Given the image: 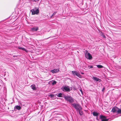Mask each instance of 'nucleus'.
I'll return each instance as SVG.
<instances>
[{
    "mask_svg": "<svg viewBox=\"0 0 121 121\" xmlns=\"http://www.w3.org/2000/svg\"><path fill=\"white\" fill-rule=\"evenodd\" d=\"M75 99L71 96H69V104L71 106L75 102Z\"/></svg>",
    "mask_w": 121,
    "mask_h": 121,
    "instance_id": "7ed1b4c3",
    "label": "nucleus"
},
{
    "mask_svg": "<svg viewBox=\"0 0 121 121\" xmlns=\"http://www.w3.org/2000/svg\"><path fill=\"white\" fill-rule=\"evenodd\" d=\"M59 71V69H55L52 70H51V72L53 73H55L58 72Z\"/></svg>",
    "mask_w": 121,
    "mask_h": 121,
    "instance_id": "6e6552de",
    "label": "nucleus"
},
{
    "mask_svg": "<svg viewBox=\"0 0 121 121\" xmlns=\"http://www.w3.org/2000/svg\"><path fill=\"white\" fill-rule=\"evenodd\" d=\"M81 73L82 74H84V73L83 72H81Z\"/></svg>",
    "mask_w": 121,
    "mask_h": 121,
    "instance_id": "c756f323",
    "label": "nucleus"
},
{
    "mask_svg": "<svg viewBox=\"0 0 121 121\" xmlns=\"http://www.w3.org/2000/svg\"><path fill=\"white\" fill-rule=\"evenodd\" d=\"M96 65L97 66V67L98 68H103L104 67L103 66L101 65Z\"/></svg>",
    "mask_w": 121,
    "mask_h": 121,
    "instance_id": "f3484780",
    "label": "nucleus"
},
{
    "mask_svg": "<svg viewBox=\"0 0 121 121\" xmlns=\"http://www.w3.org/2000/svg\"><path fill=\"white\" fill-rule=\"evenodd\" d=\"M56 12H54L53 13V14L52 15V16H51V17H52V16H54L56 14Z\"/></svg>",
    "mask_w": 121,
    "mask_h": 121,
    "instance_id": "393cba45",
    "label": "nucleus"
},
{
    "mask_svg": "<svg viewBox=\"0 0 121 121\" xmlns=\"http://www.w3.org/2000/svg\"><path fill=\"white\" fill-rule=\"evenodd\" d=\"M48 96L51 98L53 97L54 96V95L53 94H50L48 95Z\"/></svg>",
    "mask_w": 121,
    "mask_h": 121,
    "instance_id": "5701e85b",
    "label": "nucleus"
},
{
    "mask_svg": "<svg viewBox=\"0 0 121 121\" xmlns=\"http://www.w3.org/2000/svg\"><path fill=\"white\" fill-rule=\"evenodd\" d=\"M73 106L76 110L77 111L78 110H82V108L81 105L79 104L74 103L72 104L71 106Z\"/></svg>",
    "mask_w": 121,
    "mask_h": 121,
    "instance_id": "f257e3e1",
    "label": "nucleus"
},
{
    "mask_svg": "<svg viewBox=\"0 0 121 121\" xmlns=\"http://www.w3.org/2000/svg\"><path fill=\"white\" fill-rule=\"evenodd\" d=\"M78 112L79 114L80 115H82L83 114V112L81 110H78Z\"/></svg>",
    "mask_w": 121,
    "mask_h": 121,
    "instance_id": "dca6fc26",
    "label": "nucleus"
},
{
    "mask_svg": "<svg viewBox=\"0 0 121 121\" xmlns=\"http://www.w3.org/2000/svg\"><path fill=\"white\" fill-rule=\"evenodd\" d=\"M14 57H15V56H13Z\"/></svg>",
    "mask_w": 121,
    "mask_h": 121,
    "instance_id": "7c9ffc66",
    "label": "nucleus"
},
{
    "mask_svg": "<svg viewBox=\"0 0 121 121\" xmlns=\"http://www.w3.org/2000/svg\"><path fill=\"white\" fill-rule=\"evenodd\" d=\"M71 89H70L69 88V91L71 90L72 89V88H71Z\"/></svg>",
    "mask_w": 121,
    "mask_h": 121,
    "instance_id": "cd10ccee",
    "label": "nucleus"
},
{
    "mask_svg": "<svg viewBox=\"0 0 121 121\" xmlns=\"http://www.w3.org/2000/svg\"><path fill=\"white\" fill-rule=\"evenodd\" d=\"M92 78L96 81H98L99 82H100V79L96 77H92Z\"/></svg>",
    "mask_w": 121,
    "mask_h": 121,
    "instance_id": "1a4fd4ad",
    "label": "nucleus"
},
{
    "mask_svg": "<svg viewBox=\"0 0 121 121\" xmlns=\"http://www.w3.org/2000/svg\"><path fill=\"white\" fill-rule=\"evenodd\" d=\"M31 88L34 90H35L36 89V88L35 87V86L34 85H32L31 86Z\"/></svg>",
    "mask_w": 121,
    "mask_h": 121,
    "instance_id": "4468645a",
    "label": "nucleus"
},
{
    "mask_svg": "<svg viewBox=\"0 0 121 121\" xmlns=\"http://www.w3.org/2000/svg\"><path fill=\"white\" fill-rule=\"evenodd\" d=\"M105 89V88L104 87L103 88V89L102 90V91H103Z\"/></svg>",
    "mask_w": 121,
    "mask_h": 121,
    "instance_id": "bb28decb",
    "label": "nucleus"
},
{
    "mask_svg": "<svg viewBox=\"0 0 121 121\" xmlns=\"http://www.w3.org/2000/svg\"><path fill=\"white\" fill-rule=\"evenodd\" d=\"M88 53V51L86 50L85 51V54H87Z\"/></svg>",
    "mask_w": 121,
    "mask_h": 121,
    "instance_id": "a878e982",
    "label": "nucleus"
},
{
    "mask_svg": "<svg viewBox=\"0 0 121 121\" xmlns=\"http://www.w3.org/2000/svg\"><path fill=\"white\" fill-rule=\"evenodd\" d=\"M92 114L95 116L97 117L99 115V113H98L96 112H93Z\"/></svg>",
    "mask_w": 121,
    "mask_h": 121,
    "instance_id": "9b49d317",
    "label": "nucleus"
},
{
    "mask_svg": "<svg viewBox=\"0 0 121 121\" xmlns=\"http://www.w3.org/2000/svg\"><path fill=\"white\" fill-rule=\"evenodd\" d=\"M31 12L32 15L37 14L39 12V8H35L31 10Z\"/></svg>",
    "mask_w": 121,
    "mask_h": 121,
    "instance_id": "f03ea898",
    "label": "nucleus"
},
{
    "mask_svg": "<svg viewBox=\"0 0 121 121\" xmlns=\"http://www.w3.org/2000/svg\"><path fill=\"white\" fill-rule=\"evenodd\" d=\"M63 91H68V87H66L65 86L63 87Z\"/></svg>",
    "mask_w": 121,
    "mask_h": 121,
    "instance_id": "ddd939ff",
    "label": "nucleus"
},
{
    "mask_svg": "<svg viewBox=\"0 0 121 121\" xmlns=\"http://www.w3.org/2000/svg\"><path fill=\"white\" fill-rule=\"evenodd\" d=\"M56 95L58 97H61L62 94L61 93H60Z\"/></svg>",
    "mask_w": 121,
    "mask_h": 121,
    "instance_id": "aec40b11",
    "label": "nucleus"
},
{
    "mask_svg": "<svg viewBox=\"0 0 121 121\" xmlns=\"http://www.w3.org/2000/svg\"><path fill=\"white\" fill-rule=\"evenodd\" d=\"M99 118L102 121H108V119H106L105 116L101 115L99 117Z\"/></svg>",
    "mask_w": 121,
    "mask_h": 121,
    "instance_id": "39448f33",
    "label": "nucleus"
},
{
    "mask_svg": "<svg viewBox=\"0 0 121 121\" xmlns=\"http://www.w3.org/2000/svg\"><path fill=\"white\" fill-rule=\"evenodd\" d=\"M21 107L17 105L15 106L14 107V108L18 110H19L21 109Z\"/></svg>",
    "mask_w": 121,
    "mask_h": 121,
    "instance_id": "f8f14e48",
    "label": "nucleus"
},
{
    "mask_svg": "<svg viewBox=\"0 0 121 121\" xmlns=\"http://www.w3.org/2000/svg\"><path fill=\"white\" fill-rule=\"evenodd\" d=\"M80 91L81 92V93L82 95H83V93L81 89H80Z\"/></svg>",
    "mask_w": 121,
    "mask_h": 121,
    "instance_id": "b1692460",
    "label": "nucleus"
},
{
    "mask_svg": "<svg viewBox=\"0 0 121 121\" xmlns=\"http://www.w3.org/2000/svg\"><path fill=\"white\" fill-rule=\"evenodd\" d=\"M39 28L38 27H33L31 28V30L32 31H37L38 30Z\"/></svg>",
    "mask_w": 121,
    "mask_h": 121,
    "instance_id": "9d476101",
    "label": "nucleus"
},
{
    "mask_svg": "<svg viewBox=\"0 0 121 121\" xmlns=\"http://www.w3.org/2000/svg\"><path fill=\"white\" fill-rule=\"evenodd\" d=\"M56 82L55 80L52 81V85H54L56 84Z\"/></svg>",
    "mask_w": 121,
    "mask_h": 121,
    "instance_id": "6ab92c4d",
    "label": "nucleus"
},
{
    "mask_svg": "<svg viewBox=\"0 0 121 121\" xmlns=\"http://www.w3.org/2000/svg\"><path fill=\"white\" fill-rule=\"evenodd\" d=\"M88 67L89 69L92 68H93V66L90 65H88Z\"/></svg>",
    "mask_w": 121,
    "mask_h": 121,
    "instance_id": "4be33fe9",
    "label": "nucleus"
},
{
    "mask_svg": "<svg viewBox=\"0 0 121 121\" xmlns=\"http://www.w3.org/2000/svg\"><path fill=\"white\" fill-rule=\"evenodd\" d=\"M72 73L74 76L76 75L80 78H82V75L79 74L78 72L75 71H72Z\"/></svg>",
    "mask_w": 121,
    "mask_h": 121,
    "instance_id": "20e7f679",
    "label": "nucleus"
},
{
    "mask_svg": "<svg viewBox=\"0 0 121 121\" xmlns=\"http://www.w3.org/2000/svg\"><path fill=\"white\" fill-rule=\"evenodd\" d=\"M96 119L98 120V121H99V119L98 118V117H96Z\"/></svg>",
    "mask_w": 121,
    "mask_h": 121,
    "instance_id": "c85d7f7f",
    "label": "nucleus"
},
{
    "mask_svg": "<svg viewBox=\"0 0 121 121\" xmlns=\"http://www.w3.org/2000/svg\"><path fill=\"white\" fill-rule=\"evenodd\" d=\"M117 113L118 114H121V109L118 108L117 112Z\"/></svg>",
    "mask_w": 121,
    "mask_h": 121,
    "instance_id": "a211bd4d",
    "label": "nucleus"
},
{
    "mask_svg": "<svg viewBox=\"0 0 121 121\" xmlns=\"http://www.w3.org/2000/svg\"><path fill=\"white\" fill-rule=\"evenodd\" d=\"M118 109V108L117 107H114L112 108V111L114 113H115L116 112H117H117Z\"/></svg>",
    "mask_w": 121,
    "mask_h": 121,
    "instance_id": "0eeeda50",
    "label": "nucleus"
},
{
    "mask_svg": "<svg viewBox=\"0 0 121 121\" xmlns=\"http://www.w3.org/2000/svg\"><path fill=\"white\" fill-rule=\"evenodd\" d=\"M101 34L100 35H101V36H102L104 38H105L106 37H105V36L104 35V34L101 31Z\"/></svg>",
    "mask_w": 121,
    "mask_h": 121,
    "instance_id": "412c9836",
    "label": "nucleus"
},
{
    "mask_svg": "<svg viewBox=\"0 0 121 121\" xmlns=\"http://www.w3.org/2000/svg\"><path fill=\"white\" fill-rule=\"evenodd\" d=\"M85 57L87 59L89 60L91 59L92 58V56L89 52L87 54H86Z\"/></svg>",
    "mask_w": 121,
    "mask_h": 121,
    "instance_id": "423d86ee",
    "label": "nucleus"
},
{
    "mask_svg": "<svg viewBox=\"0 0 121 121\" xmlns=\"http://www.w3.org/2000/svg\"><path fill=\"white\" fill-rule=\"evenodd\" d=\"M18 48L19 49H20L26 52H27V50L23 48L19 47Z\"/></svg>",
    "mask_w": 121,
    "mask_h": 121,
    "instance_id": "2eb2a0df",
    "label": "nucleus"
}]
</instances>
